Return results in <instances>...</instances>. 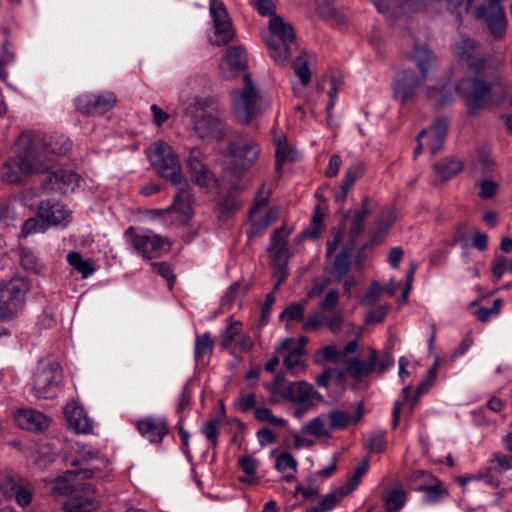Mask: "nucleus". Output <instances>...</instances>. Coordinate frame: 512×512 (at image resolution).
Masks as SVG:
<instances>
[{
	"mask_svg": "<svg viewBox=\"0 0 512 512\" xmlns=\"http://www.w3.org/2000/svg\"><path fill=\"white\" fill-rule=\"evenodd\" d=\"M64 415L68 428L77 434H89L92 432V421L86 415L83 407L76 402H69L64 408Z\"/></svg>",
	"mask_w": 512,
	"mask_h": 512,
	"instance_id": "nucleus-25",
	"label": "nucleus"
},
{
	"mask_svg": "<svg viewBox=\"0 0 512 512\" xmlns=\"http://www.w3.org/2000/svg\"><path fill=\"white\" fill-rule=\"evenodd\" d=\"M147 155L159 175L169 180L177 190L185 192L190 189L189 182L182 175L180 161L168 143L155 141L149 146Z\"/></svg>",
	"mask_w": 512,
	"mask_h": 512,
	"instance_id": "nucleus-7",
	"label": "nucleus"
},
{
	"mask_svg": "<svg viewBox=\"0 0 512 512\" xmlns=\"http://www.w3.org/2000/svg\"><path fill=\"white\" fill-rule=\"evenodd\" d=\"M503 0H488L486 4L477 7L473 15L478 19L486 21L491 34L501 38L507 28V18L501 2Z\"/></svg>",
	"mask_w": 512,
	"mask_h": 512,
	"instance_id": "nucleus-15",
	"label": "nucleus"
},
{
	"mask_svg": "<svg viewBox=\"0 0 512 512\" xmlns=\"http://www.w3.org/2000/svg\"><path fill=\"white\" fill-rule=\"evenodd\" d=\"M254 417L259 422H269L276 427H286L287 421L284 418L274 415L271 409L266 407H256Z\"/></svg>",
	"mask_w": 512,
	"mask_h": 512,
	"instance_id": "nucleus-54",
	"label": "nucleus"
},
{
	"mask_svg": "<svg viewBox=\"0 0 512 512\" xmlns=\"http://www.w3.org/2000/svg\"><path fill=\"white\" fill-rule=\"evenodd\" d=\"M209 12L213 21V32L209 35V42L215 46L229 44L235 32L224 4L220 0H210Z\"/></svg>",
	"mask_w": 512,
	"mask_h": 512,
	"instance_id": "nucleus-13",
	"label": "nucleus"
},
{
	"mask_svg": "<svg viewBox=\"0 0 512 512\" xmlns=\"http://www.w3.org/2000/svg\"><path fill=\"white\" fill-rule=\"evenodd\" d=\"M457 92L465 99L468 114L477 116L492 102L493 92L501 95L508 93L509 84L502 78H495L492 83L477 77L462 79L456 87Z\"/></svg>",
	"mask_w": 512,
	"mask_h": 512,
	"instance_id": "nucleus-4",
	"label": "nucleus"
},
{
	"mask_svg": "<svg viewBox=\"0 0 512 512\" xmlns=\"http://www.w3.org/2000/svg\"><path fill=\"white\" fill-rule=\"evenodd\" d=\"M274 144L276 146V168L281 169L282 165L286 161L294 160V151L287 145V141L284 135H276L274 137Z\"/></svg>",
	"mask_w": 512,
	"mask_h": 512,
	"instance_id": "nucleus-46",
	"label": "nucleus"
},
{
	"mask_svg": "<svg viewBox=\"0 0 512 512\" xmlns=\"http://www.w3.org/2000/svg\"><path fill=\"white\" fill-rule=\"evenodd\" d=\"M382 499L386 512H399L406 504L407 493L402 488H393Z\"/></svg>",
	"mask_w": 512,
	"mask_h": 512,
	"instance_id": "nucleus-38",
	"label": "nucleus"
},
{
	"mask_svg": "<svg viewBox=\"0 0 512 512\" xmlns=\"http://www.w3.org/2000/svg\"><path fill=\"white\" fill-rule=\"evenodd\" d=\"M246 292V287L239 282L230 285L222 297L221 305L223 308L230 309L233 303L239 302Z\"/></svg>",
	"mask_w": 512,
	"mask_h": 512,
	"instance_id": "nucleus-50",
	"label": "nucleus"
},
{
	"mask_svg": "<svg viewBox=\"0 0 512 512\" xmlns=\"http://www.w3.org/2000/svg\"><path fill=\"white\" fill-rule=\"evenodd\" d=\"M297 465V460L288 452L280 453L275 462L276 470L281 473L283 478L287 481L295 477Z\"/></svg>",
	"mask_w": 512,
	"mask_h": 512,
	"instance_id": "nucleus-39",
	"label": "nucleus"
},
{
	"mask_svg": "<svg viewBox=\"0 0 512 512\" xmlns=\"http://www.w3.org/2000/svg\"><path fill=\"white\" fill-rule=\"evenodd\" d=\"M369 467V460L363 459L356 467L353 476L342 485L344 489H349V494L359 485L362 476L368 472Z\"/></svg>",
	"mask_w": 512,
	"mask_h": 512,
	"instance_id": "nucleus-56",
	"label": "nucleus"
},
{
	"mask_svg": "<svg viewBox=\"0 0 512 512\" xmlns=\"http://www.w3.org/2000/svg\"><path fill=\"white\" fill-rule=\"evenodd\" d=\"M448 123L446 119H437L429 129L422 130L418 135V140L427 138V146L431 153H437L443 146L447 133Z\"/></svg>",
	"mask_w": 512,
	"mask_h": 512,
	"instance_id": "nucleus-30",
	"label": "nucleus"
},
{
	"mask_svg": "<svg viewBox=\"0 0 512 512\" xmlns=\"http://www.w3.org/2000/svg\"><path fill=\"white\" fill-rule=\"evenodd\" d=\"M6 496H14L18 505L25 507L29 505L33 498L31 485L22 478L8 477L0 486Z\"/></svg>",
	"mask_w": 512,
	"mask_h": 512,
	"instance_id": "nucleus-24",
	"label": "nucleus"
},
{
	"mask_svg": "<svg viewBox=\"0 0 512 512\" xmlns=\"http://www.w3.org/2000/svg\"><path fill=\"white\" fill-rule=\"evenodd\" d=\"M363 172V164L361 162H355L346 169L341 183L344 184L345 188H351L353 184L363 175Z\"/></svg>",
	"mask_w": 512,
	"mask_h": 512,
	"instance_id": "nucleus-57",
	"label": "nucleus"
},
{
	"mask_svg": "<svg viewBox=\"0 0 512 512\" xmlns=\"http://www.w3.org/2000/svg\"><path fill=\"white\" fill-rule=\"evenodd\" d=\"M238 465L245 474V476L240 478L242 482L248 483L250 485L258 483V477L256 476L258 461L255 458L250 455L240 457L238 460Z\"/></svg>",
	"mask_w": 512,
	"mask_h": 512,
	"instance_id": "nucleus-44",
	"label": "nucleus"
},
{
	"mask_svg": "<svg viewBox=\"0 0 512 512\" xmlns=\"http://www.w3.org/2000/svg\"><path fill=\"white\" fill-rule=\"evenodd\" d=\"M233 165L239 169L251 167L260 155V147L253 140H240L229 145Z\"/></svg>",
	"mask_w": 512,
	"mask_h": 512,
	"instance_id": "nucleus-19",
	"label": "nucleus"
},
{
	"mask_svg": "<svg viewBox=\"0 0 512 512\" xmlns=\"http://www.w3.org/2000/svg\"><path fill=\"white\" fill-rule=\"evenodd\" d=\"M413 59L421 75L419 76L412 69L403 70L396 75L393 84L394 97L402 105L414 99L417 89L429 77V73L434 67V55L426 46L416 45Z\"/></svg>",
	"mask_w": 512,
	"mask_h": 512,
	"instance_id": "nucleus-3",
	"label": "nucleus"
},
{
	"mask_svg": "<svg viewBox=\"0 0 512 512\" xmlns=\"http://www.w3.org/2000/svg\"><path fill=\"white\" fill-rule=\"evenodd\" d=\"M453 54L460 64L467 66L473 73H480L485 68V59L479 54L478 47L471 39L464 38L452 47Z\"/></svg>",
	"mask_w": 512,
	"mask_h": 512,
	"instance_id": "nucleus-18",
	"label": "nucleus"
},
{
	"mask_svg": "<svg viewBox=\"0 0 512 512\" xmlns=\"http://www.w3.org/2000/svg\"><path fill=\"white\" fill-rule=\"evenodd\" d=\"M246 68V55L240 47L232 46L226 51L225 58L220 62L219 69L225 79L236 77Z\"/></svg>",
	"mask_w": 512,
	"mask_h": 512,
	"instance_id": "nucleus-27",
	"label": "nucleus"
},
{
	"mask_svg": "<svg viewBox=\"0 0 512 512\" xmlns=\"http://www.w3.org/2000/svg\"><path fill=\"white\" fill-rule=\"evenodd\" d=\"M323 219H324V212L317 205L313 212L310 227H309V229H307L306 231L303 232V236L305 238H313V239L319 238L323 231V227H324Z\"/></svg>",
	"mask_w": 512,
	"mask_h": 512,
	"instance_id": "nucleus-49",
	"label": "nucleus"
},
{
	"mask_svg": "<svg viewBox=\"0 0 512 512\" xmlns=\"http://www.w3.org/2000/svg\"><path fill=\"white\" fill-rule=\"evenodd\" d=\"M214 341L209 333L197 335L195 339L194 356L197 362L203 361L213 352Z\"/></svg>",
	"mask_w": 512,
	"mask_h": 512,
	"instance_id": "nucleus-45",
	"label": "nucleus"
},
{
	"mask_svg": "<svg viewBox=\"0 0 512 512\" xmlns=\"http://www.w3.org/2000/svg\"><path fill=\"white\" fill-rule=\"evenodd\" d=\"M277 354H285L283 357V364L292 376L297 375L300 371L305 370L303 360V351L301 346L296 344L295 339L285 338L276 347Z\"/></svg>",
	"mask_w": 512,
	"mask_h": 512,
	"instance_id": "nucleus-21",
	"label": "nucleus"
},
{
	"mask_svg": "<svg viewBox=\"0 0 512 512\" xmlns=\"http://www.w3.org/2000/svg\"><path fill=\"white\" fill-rule=\"evenodd\" d=\"M363 415V405L359 407L353 413L342 410H333L329 413L330 428L331 429H344L352 422H358Z\"/></svg>",
	"mask_w": 512,
	"mask_h": 512,
	"instance_id": "nucleus-33",
	"label": "nucleus"
},
{
	"mask_svg": "<svg viewBox=\"0 0 512 512\" xmlns=\"http://www.w3.org/2000/svg\"><path fill=\"white\" fill-rule=\"evenodd\" d=\"M90 486H82L75 494L66 500L62 506L65 512H92L97 508V502L88 496Z\"/></svg>",
	"mask_w": 512,
	"mask_h": 512,
	"instance_id": "nucleus-29",
	"label": "nucleus"
},
{
	"mask_svg": "<svg viewBox=\"0 0 512 512\" xmlns=\"http://www.w3.org/2000/svg\"><path fill=\"white\" fill-rule=\"evenodd\" d=\"M67 262L79 272L83 278H87L95 272L94 262L91 259H83L79 252H70L67 255Z\"/></svg>",
	"mask_w": 512,
	"mask_h": 512,
	"instance_id": "nucleus-42",
	"label": "nucleus"
},
{
	"mask_svg": "<svg viewBox=\"0 0 512 512\" xmlns=\"http://www.w3.org/2000/svg\"><path fill=\"white\" fill-rule=\"evenodd\" d=\"M189 189L185 192L178 190V194L174 196L173 203L166 209H152L149 214L153 216H162L166 224L180 227L185 225L192 217L193 210Z\"/></svg>",
	"mask_w": 512,
	"mask_h": 512,
	"instance_id": "nucleus-14",
	"label": "nucleus"
},
{
	"mask_svg": "<svg viewBox=\"0 0 512 512\" xmlns=\"http://www.w3.org/2000/svg\"><path fill=\"white\" fill-rule=\"evenodd\" d=\"M326 322L325 315L320 311L311 312L303 323L305 331L318 330Z\"/></svg>",
	"mask_w": 512,
	"mask_h": 512,
	"instance_id": "nucleus-63",
	"label": "nucleus"
},
{
	"mask_svg": "<svg viewBox=\"0 0 512 512\" xmlns=\"http://www.w3.org/2000/svg\"><path fill=\"white\" fill-rule=\"evenodd\" d=\"M493 167V160L487 153H479L471 164V173L477 175L478 173H485Z\"/></svg>",
	"mask_w": 512,
	"mask_h": 512,
	"instance_id": "nucleus-58",
	"label": "nucleus"
},
{
	"mask_svg": "<svg viewBox=\"0 0 512 512\" xmlns=\"http://www.w3.org/2000/svg\"><path fill=\"white\" fill-rule=\"evenodd\" d=\"M20 256V264L22 268L29 272L36 275H39L42 273L44 269V263L41 261V259L36 255V253L30 249L27 248H21L19 252Z\"/></svg>",
	"mask_w": 512,
	"mask_h": 512,
	"instance_id": "nucleus-40",
	"label": "nucleus"
},
{
	"mask_svg": "<svg viewBox=\"0 0 512 512\" xmlns=\"http://www.w3.org/2000/svg\"><path fill=\"white\" fill-rule=\"evenodd\" d=\"M116 96L111 92L103 94L86 93L76 100L77 109L85 114H102L114 107Z\"/></svg>",
	"mask_w": 512,
	"mask_h": 512,
	"instance_id": "nucleus-20",
	"label": "nucleus"
},
{
	"mask_svg": "<svg viewBox=\"0 0 512 512\" xmlns=\"http://www.w3.org/2000/svg\"><path fill=\"white\" fill-rule=\"evenodd\" d=\"M347 495H349V489L340 486L323 496L318 505L306 512H329Z\"/></svg>",
	"mask_w": 512,
	"mask_h": 512,
	"instance_id": "nucleus-35",
	"label": "nucleus"
},
{
	"mask_svg": "<svg viewBox=\"0 0 512 512\" xmlns=\"http://www.w3.org/2000/svg\"><path fill=\"white\" fill-rule=\"evenodd\" d=\"M193 181L203 189H210L216 185V179L211 171L203 166L189 173Z\"/></svg>",
	"mask_w": 512,
	"mask_h": 512,
	"instance_id": "nucleus-51",
	"label": "nucleus"
},
{
	"mask_svg": "<svg viewBox=\"0 0 512 512\" xmlns=\"http://www.w3.org/2000/svg\"><path fill=\"white\" fill-rule=\"evenodd\" d=\"M437 479L430 472L424 470H413L407 476L411 489L420 492L432 483H437Z\"/></svg>",
	"mask_w": 512,
	"mask_h": 512,
	"instance_id": "nucleus-43",
	"label": "nucleus"
},
{
	"mask_svg": "<svg viewBox=\"0 0 512 512\" xmlns=\"http://www.w3.org/2000/svg\"><path fill=\"white\" fill-rule=\"evenodd\" d=\"M277 218L278 211L275 209L255 212V215L249 212V228L247 230L249 238L262 235Z\"/></svg>",
	"mask_w": 512,
	"mask_h": 512,
	"instance_id": "nucleus-31",
	"label": "nucleus"
},
{
	"mask_svg": "<svg viewBox=\"0 0 512 512\" xmlns=\"http://www.w3.org/2000/svg\"><path fill=\"white\" fill-rule=\"evenodd\" d=\"M426 95L428 99L434 101V104L439 107L450 103L453 99L451 91H448L445 86L429 87Z\"/></svg>",
	"mask_w": 512,
	"mask_h": 512,
	"instance_id": "nucleus-55",
	"label": "nucleus"
},
{
	"mask_svg": "<svg viewBox=\"0 0 512 512\" xmlns=\"http://www.w3.org/2000/svg\"><path fill=\"white\" fill-rule=\"evenodd\" d=\"M289 234L290 230H286L284 227H280L273 232L269 245V252L272 259L288 258L287 238Z\"/></svg>",
	"mask_w": 512,
	"mask_h": 512,
	"instance_id": "nucleus-34",
	"label": "nucleus"
},
{
	"mask_svg": "<svg viewBox=\"0 0 512 512\" xmlns=\"http://www.w3.org/2000/svg\"><path fill=\"white\" fill-rule=\"evenodd\" d=\"M97 459V454L88 447H82L79 451V457L71 458L68 464L71 466H81L77 470H70L54 479L44 480L46 490L53 497H65L67 500L75 494L78 486L74 483L76 478L90 479L94 475L95 466L85 467L84 465Z\"/></svg>",
	"mask_w": 512,
	"mask_h": 512,
	"instance_id": "nucleus-5",
	"label": "nucleus"
},
{
	"mask_svg": "<svg viewBox=\"0 0 512 512\" xmlns=\"http://www.w3.org/2000/svg\"><path fill=\"white\" fill-rule=\"evenodd\" d=\"M47 230V224L44 222L43 218L40 217L38 211L36 217L28 218L24 221L21 228L20 237L27 238L31 234L43 233Z\"/></svg>",
	"mask_w": 512,
	"mask_h": 512,
	"instance_id": "nucleus-47",
	"label": "nucleus"
},
{
	"mask_svg": "<svg viewBox=\"0 0 512 512\" xmlns=\"http://www.w3.org/2000/svg\"><path fill=\"white\" fill-rule=\"evenodd\" d=\"M268 203L269 191L266 190L264 186H261L255 196L254 204L251 207L250 212H252L253 215H255V212H265L264 209L268 206Z\"/></svg>",
	"mask_w": 512,
	"mask_h": 512,
	"instance_id": "nucleus-64",
	"label": "nucleus"
},
{
	"mask_svg": "<svg viewBox=\"0 0 512 512\" xmlns=\"http://www.w3.org/2000/svg\"><path fill=\"white\" fill-rule=\"evenodd\" d=\"M14 419L17 425L28 431L41 432L50 426L51 420L40 411L21 408L14 414Z\"/></svg>",
	"mask_w": 512,
	"mask_h": 512,
	"instance_id": "nucleus-23",
	"label": "nucleus"
},
{
	"mask_svg": "<svg viewBox=\"0 0 512 512\" xmlns=\"http://www.w3.org/2000/svg\"><path fill=\"white\" fill-rule=\"evenodd\" d=\"M41 139V144L33 149L34 155L41 154L43 160V172L52 167V155L66 154L71 148L70 140L63 135H43L32 132Z\"/></svg>",
	"mask_w": 512,
	"mask_h": 512,
	"instance_id": "nucleus-16",
	"label": "nucleus"
},
{
	"mask_svg": "<svg viewBox=\"0 0 512 512\" xmlns=\"http://www.w3.org/2000/svg\"><path fill=\"white\" fill-rule=\"evenodd\" d=\"M511 469H512V457L507 454H503L501 452H496V453L492 454L486 474H478L475 476H468V477H459L458 482L464 486L473 480H477V481H483L485 484L490 485L492 487H497L499 485L500 481L497 477H495L494 474H502Z\"/></svg>",
	"mask_w": 512,
	"mask_h": 512,
	"instance_id": "nucleus-17",
	"label": "nucleus"
},
{
	"mask_svg": "<svg viewBox=\"0 0 512 512\" xmlns=\"http://www.w3.org/2000/svg\"><path fill=\"white\" fill-rule=\"evenodd\" d=\"M304 310V304L292 303L280 314V319L288 321H300L304 317Z\"/></svg>",
	"mask_w": 512,
	"mask_h": 512,
	"instance_id": "nucleus-61",
	"label": "nucleus"
},
{
	"mask_svg": "<svg viewBox=\"0 0 512 512\" xmlns=\"http://www.w3.org/2000/svg\"><path fill=\"white\" fill-rule=\"evenodd\" d=\"M422 492L424 493L423 501L431 505L439 503L447 495V490L439 479L437 483L425 487Z\"/></svg>",
	"mask_w": 512,
	"mask_h": 512,
	"instance_id": "nucleus-48",
	"label": "nucleus"
},
{
	"mask_svg": "<svg viewBox=\"0 0 512 512\" xmlns=\"http://www.w3.org/2000/svg\"><path fill=\"white\" fill-rule=\"evenodd\" d=\"M39 215L47 224L48 229L52 226L61 224L70 215L67 207L52 200L42 201L38 207Z\"/></svg>",
	"mask_w": 512,
	"mask_h": 512,
	"instance_id": "nucleus-28",
	"label": "nucleus"
},
{
	"mask_svg": "<svg viewBox=\"0 0 512 512\" xmlns=\"http://www.w3.org/2000/svg\"><path fill=\"white\" fill-rule=\"evenodd\" d=\"M43 182V187L48 191H55L59 193H68L75 189L78 185V175L67 169L57 168L56 170L49 171Z\"/></svg>",
	"mask_w": 512,
	"mask_h": 512,
	"instance_id": "nucleus-22",
	"label": "nucleus"
},
{
	"mask_svg": "<svg viewBox=\"0 0 512 512\" xmlns=\"http://www.w3.org/2000/svg\"><path fill=\"white\" fill-rule=\"evenodd\" d=\"M369 354L370 356L367 362L357 358L350 360L346 372L353 378L362 379L375 371L378 353L375 349L371 348L369 349Z\"/></svg>",
	"mask_w": 512,
	"mask_h": 512,
	"instance_id": "nucleus-32",
	"label": "nucleus"
},
{
	"mask_svg": "<svg viewBox=\"0 0 512 512\" xmlns=\"http://www.w3.org/2000/svg\"><path fill=\"white\" fill-rule=\"evenodd\" d=\"M305 432L315 437H321L327 434L325 430V417L317 416L311 419L305 426Z\"/></svg>",
	"mask_w": 512,
	"mask_h": 512,
	"instance_id": "nucleus-62",
	"label": "nucleus"
},
{
	"mask_svg": "<svg viewBox=\"0 0 512 512\" xmlns=\"http://www.w3.org/2000/svg\"><path fill=\"white\" fill-rule=\"evenodd\" d=\"M63 371L56 361H40L33 373L32 392L38 399H54L61 391Z\"/></svg>",
	"mask_w": 512,
	"mask_h": 512,
	"instance_id": "nucleus-10",
	"label": "nucleus"
},
{
	"mask_svg": "<svg viewBox=\"0 0 512 512\" xmlns=\"http://www.w3.org/2000/svg\"><path fill=\"white\" fill-rule=\"evenodd\" d=\"M242 323L240 321L231 322L225 331L221 334V346L229 347L237 336L240 335Z\"/></svg>",
	"mask_w": 512,
	"mask_h": 512,
	"instance_id": "nucleus-60",
	"label": "nucleus"
},
{
	"mask_svg": "<svg viewBox=\"0 0 512 512\" xmlns=\"http://www.w3.org/2000/svg\"><path fill=\"white\" fill-rule=\"evenodd\" d=\"M263 386L270 393L268 402L274 405L284 400L297 405L309 406L314 399L320 398L310 383L306 381L288 382L281 375H276L273 381L266 382Z\"/></svg>",
	"mask_w": 512,
	"mask_h": 512,
	"instance_id": "nucleus-8",
	"label": "nucleus"
},
{
	"mask_svg": "<svg viewBox=\"0 0 512 512\" xmlns=\"http://www.w3.org/2000/svg\"><path fill=\"white\" fill-rule=\"evenodd\" d=\"M308 59L309 55L307 53H302L295 59L293 63L294 72L303 85H307L311 79V74L308 66Z\"/></svg>",
	"mask_w": 512,
	"mask_h": 512,
	"instance_id": "nucleus-52",
	"label": "nucleus"
},
{
	"mask_svg": "<svg viewBox=\"0 0 512 512\" xmlns=\"http://www.w3.org/2000/svg\"><path fill=\"white\" fill-rule=\"evenodd\" d=\"M41 144V139L32 131L20 134L17 139V152L8 158L0 168V178L6 183H19L35 173L43 172L41 154L34 155L33 149Z\"/></svg>",
	"mask_w": 512,
	"mask_h": 512,
	"instance_id": "nucleus-1",
	"label": "nucleus"
},
{
	"mask_svg": "<svg viewBox=\"0 0 512 512\" xmlns=\"http://www.w3.org/2000/svg\"><path fill=\"white\" fill-rule=\"evenodd\" d=\"M139 433L151 443H159L168 434L169 428L164 418L146 417L137 421Z\"/></svg>",
	"mask_w": 512,
	"mask_h": 512,
	"instance_id": "nucleus-26",
	"label": "nucleus"
},
{
	"mask_svg": "<svg viewBox=\"0 0 512 512\" xmlns=\"http://www.w3.org/2000/svg\"><path fill=\"white\" fill-rule=\"evenodd\" d=\"M29 290V282L24 278L0 282V321L11 320L22 311Z\"/></svg>",
	"mask_w": 512,
	"mask_h": 512,
	"instance_id": "nucleus-11",
	"label": "nucleus"
},
{
	"mask_svg": "<svg viewBox=\"0 0 512 512\" xmlns=\"http://www.w3.org/2000/svg\"><path fill=\"white\" fill-rule=\"evenodd\" d=\"M269 31L266 44L270 56L279 64H283L297 48L294 29L280 16H273L269 20Z\"/></svg>",
	"mask_w": 512,
	"mask_h": 512,
	"instance_id": "nucleus-9",
	"label": "nucleus"
},
{
	"mask_svg": "<svg viewBox=\"0 0 512 512\" xmlns=\"http://www.w3.org/2000/svg\"><path fill=\"white\" fill-rule=\"evenodd\" d=\"M217 101L211 96L195 98L185 109L193 124L194 135L207 142L224 139L226 123L217 113Z\"/></svg>",
	"mask_w": 512,
	"mask_h": 512,
	"instance_id": "nucleus-2",
	"label": "nucleus"
},
{
	"mask_svg": "<svg viewBox=\"0 0 512 512\" xmlns=\"http://www.w3.org/2000/svg\"><path fill=\"white\" fill-rule=\"evenodd\" d=\"M236 191H239L237 186L233 187L218 202L220 217L228 218L241 207V201L235 196Z\"/></svg>",
	"mask_w": 512,
	"mask_h": 512,
	"instance_id": "nucleus-41",
	"label": "nucleus"
},
{
	"mask_svg": "<svg viewBox=\"0 0 512 512\" xmlns=\"http://www.w3.org/2000/svg\"><path fill=\"white\" fill-rule=\"evenodd\" d=\"M242 82V88L231 91L232 113L239 122L249 124L269 106V101L262 97L249 73H243Z\"/></svg>",
	"mask_w": 512,
	"mask_h": 512,
	"instance_id": "nucleus-6",
	"label": "nucleus"
},
{
	"mask_svg": "<svg viewBox=\"0 0 512 512\" xmlns=\"http://www.w3.org/2000/svg\"><path fill=\"white\" fill-rule=\"evenodd\" d=\"M271 263L273 266V278L275 280L274 289L277 290L288 277V258H273Z\"/></svg>",
	"mask_w": 512,
	"mask_h": 512,
	"instance_id": "nucleus-53",
	"label": "nucleus"
},
{
	"mask_svg": "<svg viewBox=\"0 0 512 512\" xmlns=\"http://www.w3.org/2000/svg\"><path fill=\"white\" fill-rule=\"evenodd\" d=\"M219 421L216 419H211L205 422L201 428L202 434L209 441L210 445L213 448H216L218 444V436H219Z\"/></svg>",
	"mask_w": 512,
	"mask_h": 512,
	"instance_id": "nucleus-59",
	"label": "nucleus"
},
{
	"mask_svg": "<svg viewBox=\"0 0 512 512\" xmlns=\"http://www.w3.org/2000/svg\"><path fill=\"white\" fill-rule=\"evenodd\" d=\"M350 266V252L348 249H343L336 255L328 272L334 282H339L347 273Z\"/></svg>",
	"mask_w": 512,
	"mask_h": 512,
	"instance_id": "nucleus-37",
	"label": "nucleus"
},
{
	"mask_svg": "<svg viewBox=\"0 0 512 512\" xmlns=\"http://www.w3.org/2000/svg\"><path fill=\"white\" fill-rule=\"evenodd\" d=\"M124 235L135 251L147 260L158 257L161 250L168 245L167 238L149 229L130 226Z\"/></svg>",
	"mask_w": 512,
	"mask_h": 512,
	"instance_id": "nucleus-12",
	"label": "nucleus"
},
{
	"mask_svg": "<svg viewBox=\"0 0 512 512\" xmlns=\"http://www.w3.org/2000/svg\"><path fill=\"white\" fill-rule=\"evenodd\" d=\"M433 169L441 181H446L463 169V163L456 159L447 158L435 163Z\"/></svg>",
	"mask_w": 512,
	"mask_h": 512,
	"instance_id": "nucleus-36",
	"label": "nucleus"
}]
</instances>
